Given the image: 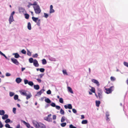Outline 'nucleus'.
<instances>
[{"mask_svg":"<svg viewBox=\"0 0 128 128\" xmlns=\"http://www.w3.org/2000/svg\"><path fill=\"white\" fill-rule=\"evenodd\" d=\"M35 13L36 14H39L41 12V10L39 6L37 4L36 2V5L33 6Z\"/></svg>","mask_w":128,"mask_h":128,"instance_id":"obj_1","label":"nucleus"},{"mask_svg":"<svg viewBox=\"0 0 128 128\" xmlns=\"http://www.w3.org/2000/svg\"><path fill=\"white\" fill-rule=\"evenodd\" d=\"M15 12L13 11L10 14L8 20L10 24H11L12 22L14 21L13 16Z\"/></svg>","mask_w":128,"mask_h":128,"instance_id":"obj_2","label":"nucleus"},{"mask_svg":"<svg viewBox=\"0 0 128 128\" xmlns=\"http://www.w3.org/2000/svg\"><path fill=\"white\" fill-rule=\"evenodd\" d=\"M32 19L36 23L37 25L39 26L40 25V19L38 18H35L33 16L32 18Z\"/></svg>","mask_w":128,"mask_h":128,"instance_id":"obj_3","label":"nucleus"},{"mask_svg":"<svg viewBox=\"0 0 128 128\" xmlns=\"http://www.w3.org/2000/svg\"><path fill=\"white\" fill-rule=\"evenodd\" d=\"M114 86H112L109 88H106V93L107 94H109L111 93L114 90Z\"/></svg>","mask_w":128,"mask_h":128,"instance_id":"obj_4","label":"nucleus"},{"mask_svg":"<svg viewBox=\"0 0 128 128\" xmlns=\"http://www.w3.org/2000/svg\"><path fill=\"white\" fill-rule=\"evenodd\" d=\"M21 95L26 96L28 92V91L24 90H22L19 91Z\"/></svg>","mask_w":128,"mask_h":128,"instance_id":"obj_5","label":"nucleus"},{"mask_svg":"<svg viewBox=\"0 0 128 128\" xmlns=\"http://www.w3.org/2000/svg\"><path fill=\"white\" fill-rule=\"evenodd\" d=\"M32 123L34 126L36 128H39V122H38L37 121L33 120L32 121Z\"/></svg>","mask_w":128,"mask_h":128,"instance_id":"obj_6","label":"nucleus"},{"mask_svg":"<svg viewBox=\"0 0 128 128\" xmlns=\"http://www.w3.org/2000/svg\"><path fill=\"white\" fill-rule=\"evenodd\" d=\"M11 60L14 64L16 65H18L19 63L16 59L14 58H11Z\"/></svg>","mask_w":128,"mask_h":128,"instance_id":"obj_7","label":"nucleus"},{"mask_svg":"<svg viewBox=\"0 0 128 128\" xmlns=\"http://www.w3.org/2000/svg\"><path fill=\"white\" fill-rule=\"evenodd\" d=\"M18 10L20 13L21 14L23 13L24 14L26 12V11L25 10V9L24 8L22 7L19 8Z\"/></svg>","mask_w":128,"mask_h":128,"instance_id":"obj_8","label":"nucleus"},{"mask_svg":"<svg viewBox=\"0 0 128 128\" xmlns=\"http://www.w3.org/2000/svg\"><path fill=\"white\" fill-rule=\"evenodd\" d=\"M55 12L54 10L53 9V6L52 5H51L50 6V8L49 13L50 14H51L54 13Z\"/></svg>","mask_w":128,"mask_h":128,"instance_id":"obj_9","label":"nucleus"},{"mask_svg":"<svg viewBox=\"0 0 128 128\" xmlns=\"http://www.w3.org/2000/svg\"><path fill=\"white\" fill-rule=\"evenodd\" d=\"M34 65L35 67H38L39 66V64L38 63V61L36 60H34L33 62Z\"/></svg>","mask_w":128,"mask_h":128,"instance_id":"obj_10","label":"nucleus"},{"mask_svg":"<svg viewBox=\"0 0 128 128\" xmlns=\"http://www.w3.org/2000/svg\"><path fill=\"white\" fill-rule=\"evenodd\" d=\"M64 106L66 109H72V106L71 104H68L67 105H65Z\"/></svg>","mask_w":128,"mask_h":128,"instance_id":"obj_11","label":"nucleus"},{"mask_svg":"<svg viewBox=\"0 0 128 128\" xmlns=\"http://www.w3.org/2000/svg\"><path fill=\"white\" fill-rule=\"evenodd\" d=\"M92 82L96 84V85L98 86H100V84L98 82L97 80L93 79L92 80Z\"/></svg>","mask_w":128,"mask_h":128,"instance_id":"obj_12","label":"nucleus"},{"mask_svg":"<svg viewBox=\"0 0 128 128\" xmlns=\"http://www.w3.org/2000/svg\"><path fill=\"white\" fill-rule=\"evenodd\" d=\"M48 59L51 61L55 62L56 61L55 58L52 57L50 56H48Z\"/></svg>","mask_w":128,"mask_h":128,"instance_id":"obj_13","label":"nucleus"},{"mask_svg":"<svg viewBox=\"0 0 128 128\" xmlns=\"http://www.w3.org/2000/svg\"><path fill=\"white\" fill-rule=\"evenodd\" d=\"M46 128V126L43 124L39 122V128Z\"/></svg>","mask_w":128,"mask_h":128,"instance_id":"obj_14","label":"nucleus"},{"mask_svg":"<svg viewBox=\"0 0 128 128\" xmlns=\"http://www.w3.org/2000/svg\"><path fill=\"white\" fill-rule=\"evenodd\" d=\"M36 5V1H35L34 2L33 4H31L30 3H28V5L27 6L28 8H29L31 6L33 5L34 6L35 5Z\"/></svg>","mask_w":128,"mask_h":128,"instance_id":"obj_15","label":"nucleus"},{"mask_svg":"<svg viewBox=\"0 0 128 128\" xmlns=\"http://www.w3.org/2000/svg\"><path fill=\"white\" fill-rule=\"evenodd\" d=\"M32 95L30 92H29L28 94H26V99L28 100L32 96Z\"/></svg>","mask_w":128,"mask_h":128,"instance_id":"obj_16","label":"nucleus"},{"mask_svg":"<svg viewBox=\"0 0 128 128\" xmlns=\"http://www.w3.org/2000/svg\"><path fill=\"white\" fill-rule=\"evenodd\" d=\"M45 120L49 122H51L52 121V118L48 117V116L45 117L44 118Z\"/></svg>","mask_w":128,"mask_h":128,"instance_id":"obj_17","label":"nucleus"},{"mask_svg":"<svg viewBox=\"0 0 128 128\" xmlns=\"http://www.w3.org/2000/svg\"><path fill=\"white\" fill-rule=\"evenodd\" d=\"M45 91L44 90L42 89L40 90L39 92H38L37 93V94L36 95L37 96H40L41 94L44 91Z\"/></svg>","mask_w":128,"mask_h":128,"instance_id":"obj_18","label":"nucleus"},{"mask_svg":"<svg viewBox=\"0 0 128 128\" xmlns=\"http://www.w3.org/2000/svg\"><path fill=\"white\" fill-rule=\"evenodd\" d=\"M68 92H70L71 93L73 94L74 93L73 92L72 90V88L68 86L67 88Z\"/></svg>","mask_w":128,"mask_h":128,"instance_id":"obj_19","label":"nucleus"},{"mask_svg":"<svg viewBox=\"0 0 128 128\" xmlns=\"http://www.w3.org/2000/svg\"><path fill=\"white\" fill-rule=\"evenodd\" d=\"M22 80L20 78H18L16 79V81L17 83L19 84L21 82Z\"/></svg>","mask_w":128,"mask_h":128,"instance_id":"obj_20","label":"nucleus"},{"mask_svg":"<svg viewBox=\"0 0 128 128\" xmlns=\"http://www.w3.org/2000/svg\"><path fill=\"white\" fill-rule=\"evenodd\" d=\"M12 55L14 56V57L16 58H18L20 57L19 55L17 53H13L12 54Z\"/></svg>","mask_w":128,"mask_h":128,"instance_id":"obj_21","label":"nucleus"},{"mask_svg":"<svg viewBox=\"0 0 128 128\" xmlns=\"http://www.w3.org/2000/svg\"><path fill=\"white\" fill-rule=\"evenodd\" d=\"M2 118L3 120H5L6 119H7L8 117V115L6 114H4L3 115H2Z\"/></svg>","mask_w":128,"mask_h":128,"instance_id":"obj_22","label":"nucleus"},{"mask_svg":"<svg viewBox=\"0 0 128 128\" xmlns=\"http://www.w3.org/2000/svg\"><path fill=\"white\" fill-rule=\"evenodd\" d=\"M90 87L91 88V89H90V91L92 92L95 93V88L91 86H90Z\"/></svg>","mask_w":128,"mask_h":128,"instance_id":"obj_23","label":"nucleus"},{"mask_svg":"<svg viewBox=\"0 0 128 128\" xmlns=\"http://www.w3.org/2000/svg\"><path fill=\"white\" fill-rule=\"evenodd\" d=\"M0 54L1 55L3 56L6 59H7L8 60H9V58H8L6 57V56L5 55V54H4L3 53H2L0 51Z\"/></svg>","mask_w":128,"mask_h":128,"instance_id":"obj_24","label":"nucleus"},{"mask_svg":"<svg viewBox=\"0 0 128 128\" xmlns=\"http://www.w3.org/2000/svg\"><path fill=\"white\" fill-rule=\"evenodd\" d=\"M98 96L100 98H102V91L100 90V92L98 93Z\"/></svg>","mask_w":128,"mask_h":128,"instance_id":"obj_25","label":"nucleus"},{"mask_svg":"<svg viewBox=\"0 0 128 128\" xmlns=\"http://www.w3.org/2000/svg\"><path fill=\"white\" fill-rule=\"evenodd\" d=\"M27 27L28 29L29 30H30L31 29V26L30 23V22H28V24Z\"/></svg>","mask_w":128,"mask_h":128,"instance_id":"obj_26","label":"nucleus"},{"mask_svg":"<svg viewBox=\"0 0 128 128\" xmlns=\"http://www.w3.org/2000/svg\"><path fill=\"white\" fill-rule=\"evenodd\" d=\"M100 102L99 100H96V106L97 107H98L100 104Z\"/></svg>","mask_w":128,"mask_h":128,"instance_id":"obj_27","label":"nucleus"},{"mask_svg":"<svg viewBox=\"0 0 128 128\" xmlns=\"http://www.w3.org/2000/svg\"><path fill=\"white\" fill-rule=\"evenodd\" d=\"M62 73L64 75H68V74L66 70H63L62 71Z\"/></svg>","mask_w":128,"mask_h":128,"instance_id":"obj_28","label":"nucleus"},{"mask_svg":"<svg viewBox=\"0 0 128 128\" xmlns=\"http://www.w3.org/2000/svg\"><path fill=\"white\" fill-rule=\"evenodd\" d=\"M34 88L36 90H38L39 89L40 86L38 85H34Z\"/></svg>","mask_w":128,"mask_h":128,"instance_id":"obj_29","label":"nucleus"},{"mask_svg":"<svg viewBox=\"0 0 128 128\" xmlns=\"http://www.w3.org/2000/svg\"><path fill=\"white\" fill-rule=\"evenodd\" d=\"M45 101L48 103H50L51 102V101L48 98H46L44 100Z\"/></svg>","mask_w":128,"mask_h":128,"instance_id":"obj_30","label":"nucleus"},{"mask_svg":"<svg viewBox=\"0 0 128 128\" xmlns=\"http://www.w3.org/2000/svg\"><path fill=\"white\" fill-rule=\"evenodd\" d=\"M5 114L4 111V110H0V115H3Z\"/></svg>","mask_w":128,"mask_h":128,"instance_id":"obj_31","label":"nucleus"},{"mask_svg":"<svg viewBox=\"0 0 128 128\" xmlns=\"http://www.w3.org/2000/svg\"><path fill=\"white\" fill-rule=\"evenodd\" d=\"M82 123L83 124H86L88 123V121L86 120H84L82 121Z\"/></svg>","mask_w":128,"mask_h":128,"instance_id":"obj_32","label":"nucleus"},{"mask_svg":"<svg viewBox=\"0 0 128 128\" xmlns=\"http://www.w3.org/2000/svg\"><path fill=\"white\" fill-rule=\"evenodd\" d=\"M110 79L112 81H114L116 80V78L114 76H111L110 78Z\"/></svg>","mask_w":128,"mask_h":128,"instance_id":"obj_33","label":"nucleus"},{"mask_svg":"<svg viewBox=\"0 0 128 128\" xmlns=\"http://www.w3.org/2000/svg\"><path fill=\"white\" fill-rule=\"evenodd\" d=\"M24 124H25L26 126L28 128H29L30 127V126L29 124L27 123L26 122L24 121Z\"/></svg>","mask_w":128,"mask_h":128,"instance_id":"obj_34","label":"nucleus"},{"mask_svg":"<svg viewBox=\"0 0 128 128\" xmlns=\"http://www.w3.org/2000/svg\"><path fill=\"white\" fill-rule=\"evenodd\" d=\"M60 113L62 115H64V111L62 109H61L60 111Z\"/></svg>","mask_w":128,"mask_h":128,"instance_id":"obj_35","label":"nucleus"},{"mask_svg":"<svg viewBox=\"0 0 128 128\" xmlns=\"http://www.w3.org/2000/svg\"><path fill=\"white\" fill-rule=\"evenodd\" d=\"M42 64H45L47 63V62L46 60L44 59L43 60H42Z\"/></svg>","mask_w":128,"mask_h":128,"instance_id":"obj_36","label":"nucleus"},{"mask_svg":"<svg viewBox=\"0 0 128 128\" xmlns=\"http://www.w3.org/2000/svg\"><path fill=\"white\" fill-rule=\"evenodd\" d=\"M109 114L108 112H106V119L107 120H108V117L109 116Z\"/></svg>","mask_w":128,"mask_h":128,"instance_id":"obj_37","label":"nucleus"},{"mask_svg":"<svg viewBox=\"0 0 128 128\" xmlns=\"http://www.w3.org/2000/svg\"><path fill=\"white\" fill-rule=\"evenodd\" d=\"M33 59L32 58H30L29 59V61L30 63H32L34 62Z\"/></svg>","mask_w":128,"mask_h":128,"instance_id":"obj_38","label":"nucleus"},{"mask_svg":"<svg viewBox=\"0 0 128 128\" xmlns=\"http://www.w3.org/2000/svg\"><path fill=\"white\" fill-rule=\"evenodd\" d=\"M66 118L65 117L63 116L61 119V122H64Z\"/></svg>","mask_w":128,"mask_h":128,"instance_id":"obj_39","label":"nucleus"},{"mask_svg":"<svg viewBox=\"0 0 128 128\" xmlns=\"http://www.w3.org/2000/svg\"><path fill=\"white\" fill-rule=\"evenodd\" d=\"M28 84L31 86H32L34 85V83L32 81H29V82L28 83Z\"/></svg>","mask_w":128,"mask_h":128,"instance_id":"obj_40","label":"nucleus"},{"mask_svg":"<svg viewBox=\"0 0 128 128\" xmlns=\"http://www.w3.org/2000/svg\"><path fill=\"white\" fill-rule=\"evenodd\" d=\"M14 94V93L12 92H9V95L10 96L12 97L13 96Z\"/></svg>","mask_w":128,"mask_h":128,"instance_id":"obj_41","label":"nucleus"},{"mask_svg":"<svg viewBox=\"0 0 128 128\" xmlns=\"http://www.w3.org/2000/svg\"><path fill=\"white\" fill-rule=\"evenodd\" d=\"M18 95L16 94L14 96V99L16 100L18 99Z\"/></svg>","mask_w":128,"mask_h":128,"instance_id":"obj_42","label":"nucleus"},{"mask_svg":"<svg viewBox=\"0 0 128 128\" xmlns=\"http://www.w3.org/2000/svg\"><path fill=\"white\" fill-rule=\"evenodd\" d=\"M124 65L126 66L128 68V62H123Z\"/></svg>","mask_w":128,"mask_h":128,"instance_id":"obj_43","label":"nucleus"},{"mask_svg":"<svg viewBox=\"0 0 128 128\" xmlns=\"http://www.w3.org/2000/svg\"><path fill=\"white\" fill-rule=\"evenodd\" d=\"M24 14V15L25 16V18L26 19H28L29 18V15L28 14L25 13Z\"/></svg>","mask_w":128,"mask_h":128,"instance_id":"obj_44","label":"nucleus"},{"mask_svg":"<svg viewBox=\"0 0 128 128\" xmlns=\"http://www.w3.org/2000/svg\"><path fill=\"white\" fill-rule=\"evenodd\" d=\"M48 16V15L46 13H44V16L45 18H47Z\"/></svg>","mask_w":128,"mask_h":128,"instance_id":"obj_45","label":"nucleus"},{"mask_svg":"<svg viewBox=\"0 0 128 128\" xmlns=\"http://www.w3.org/2000/svg\"><path fill=\"white\" fill-rule=\"evenodd\" d=\"M24 83L25 84H28L29 82L28 80L26 79H24Z\"/></svg>","mask_w":128,"mask_h":128,"instance_id":"obj_46","label":"nucleus"},{"mask_svg":"<svg viewBox=\"0 0 128 128\" xmlns=\"http://www.w3.org/2000/svg\"><path fill=\"white\" fill-rule=\"evenodd\" d=\"M5 126L6 128H13L12 127H10V125L8 124H6V125H5Z\"/></svg>","mask_w":128,"mask_h":128,"instance_id":"obj_47","label":"nucleus"},{"mask_svg":"<svg viewBox=\"0 0 128 128\" xmlns=\"http://www.w3.org/2000/svg\"><path fill=\"white\" fill-rule=\"evenodd\" d=\"M59 101L60 102V103H63V100L62 98H60Z\"/></svg>","mask_w":128,"mask_h":128,"instance_id":"obj_48","label":"nucleus"},{"mask_svg":"<svg viewBox=\"0 0 128 128\" xmlns=\"http://www.w3.org/2000/svg\"><path fill=\"white\" fill-rule=\"evenodd\" d=\"M27 54L29 56H30L31 55V52L28 50H27Z\"/></svg>","mask_w":128,"mask_h":128,"instance_id":"obj_49","label":"nucleus"},{"mask_svg":"<svg viewBox=\"0 0 128 128\" xmlns=\"http://www.w3.org/2000/svg\"><path fill=\"white\" fill-rule=\"evenodd\" d=\"M45 70V69L44 68H40V71L42 72H44Z\"/></svg>","mask_w":128,"mask_h":128,"instance_id":"obj_50","label":"nucleus"},{"mask_svg":"<svg viewBox=\"0 0 128 128\" xmlns=\"http://www.w3.org/2000/svg\"><path fill=\"white\" fill-rule=\"evenodd\" d=\"M61 126L62 127H64L66 125V123H63L61 124Z\"/></svg>","mask_w":128,"mask_h":128,"instance_id":"obj_51","label":"nucleus"},{"mask_svg":"<svg viewBox=\"0 0 128 128\" xmlns=\"http://www.w3.org/2000/svg\"><path fill=\"white\" fill-rule=\"evenodd\" d=\"M16 108H13L12 111L13 112L14 114H16Z\"/></svg>","mask_w":128,"mask_h":128,"instance_id":"obj_52","label":"nucleus"},{"mask_svg":"<svg viewBox=\"0 0 128 128\" xmlns=\"http://www.w3.org/2000/svg\"><path fill=\"white\" fill-rule=\"evenodd\" d=\"M10 122V120L9 119H7L5 121V122L6 123H8Z\"/></svg>","mask_w":128,"mask_h":128,"instance_id":"obj_53","label":"nucleus"},{"mask_svg":"<svg viewBox=\"0 0 128 128\" xmlns=\"http://www.w3.org/2000/svg\"><path fill=\"white\" fill-rule=\"evenodd\" d=\"M50 105L53 107H55L56 106L54 102L50 104Z\"/></svg>","mask_w":128,"mask_h":128,"instance_id":"obj_54","label":"nucleus"},{"mask_svg":"<svg viewBox=\"0 0 128 128\" xmlns=\"http://www.w3.org/2000/svg\"><path fill=\"white\" fill-rule=\"evenodd\" d=\"M38 54H34L32 55V57L34 58H37L38 56Z\"/></svg>","mask_w":128,"mask_h":128,"instance_id":"obj_55","label":"nucleus"},{"mask_svg":"<svg viewBox=\"0 0 128 128\" xmlns=\"http://www.w3.org/2000/svg\"><path fill=\"white\" fill-rule=\"evenodd\" d=\"M21 52L23 54H26V51L24 49L22 50Z\"/></svg>","mask_w":128,"mask_h":128,"instance_id":"obj_56","label":"nucleus"},{"mask_svg":"<svg viewBox=\"0 0 128 128\" xmlns=\"http://www.w3.org/2000/svg\"><path fill=\"white\" fill-rule=\"evenodd\" d=\"M69 127L70 128H76V127L74 126L72 124H70L69 126Z\"/></svg>","mask_w":128,"mask_h":128,"instance_id":"obj_57","label":"nucleus"},{"mask_svg":"<svg viewBox=\"0 0 128 128\" xmlns=\"http://www.w3.org/2000/svg\"><path fill=\"white\" fill-rule=\"evenodd\" d=\"M6 76H11V74L7 72L6 73Z\"/></svg>","mask_w":128,"mask_h":128,"instance_id":"obj_58","label":"nucleus"},{"mask_svg":"<svg viewBox=\"0 0 128 128\" xmlns=\"http://www.w3.org/2000/svg\"><path fill=\"white\" fill-rule=\"evenodd\" d=\"M55 107L58 110H59L60 109V107L59 106L56 105Z\"/></svg>","mask_w":128,"mask_h":128,"instance_id":"obj_59","label":"nucleus"},{"mask_svg":"<svg viewBox=\"0 0 128 128\" xmlns=\"http://www.w3.org/2000/svg\"><path fill=\"white\" fill-rule=\"evenodd\" d=\"M47 94H51V91L50 90H48L46 92Z\"/></svg>","mask_w":128,"mask_h":128,"instance_id":"obj_60","label":"nucleus"},{"mask_svg":"<svg viewBox=\"0 0 128 128\" xmlns=\"http://www.w3.org/2000/svg\"><path fill=\"white\" fill-rule=\"evenodd\" d=\"M72 111L74 113L76 114L77 112V111H76V109H72Z\"/></svg>","mask_w":128,"mask_h":128,"instance_id":"obj_61","label":"nucleus"},{"mask_svg":"<svg viewBox=\"0 0 128 128\" xmlns=\"http://www.w3.org/2000/svg\"><path fill=\"white\" fill-rule=\"evenodd\" d=\"M56 115H54L53 116V118H52L53 120H56Z\"/></svg>","mask_w":128,"mask_h":128,"instance_id":"obj_62","label":"nucleus"},{"mask_svg":"<svg viewBox=\"0 0 128 128\" xmlns=\"http://www.w3.org/2000/svg\"><path fill=\"white\" fill-rule=\"evenodd\" d=\"M3 124H2V122H0V128H2L3 127Z\"/></svg>","mask_w":128,"mask_h":128,"instance_id":"obj_63","label":"nucleus"},{"mask_svg":"<svg viewBox=\"0 0 128 128\" xmlns=\"http://www.w3.org/2000/svg\"><path fill=\"white\" fill-rule=\"evenodd\" d=\"M16 128H21L20 124H18L16 127Z\"/></svg>","mask_w":128,"mask_h":128,"instance_id":"obj_64","label":"nucleus"}]
</instances>
